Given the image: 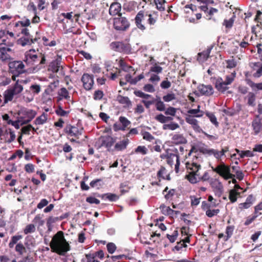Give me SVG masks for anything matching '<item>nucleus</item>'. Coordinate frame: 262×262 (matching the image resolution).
<instances>
[{"mask_svg": "<svg viewBox=\"0 0 262 262\" xmlns=\"http://www.w3.org/2000/svg\"><path fill=\"white\" fill-rule=\"evenodd\" d=\"M158 12L153 11L152 13L145 10H140L135 17V23L138 29L142 31L147 29L145 21L150 29H153L158 21Z\"/></svg>", "mask_w": 262, "mask_h": 262, "instance_id": "f257e3e1", "label": "nucleus"}, {"mask_svg": "<svg viewBox=\"0 0 262 262\" xmlns=\"http://www.w3.org/2000/svg\"><path fill=\"white\" fill-rule=\"evenodd\" d=\"M185 165L187 173L185 178L191 184L198 182V177L200 176V170L202 167L201 164L193 160L187 161Z\"/></svg>", "mask_w": 262, "mask_h": 262, "instance_id": "20e7f679", "label": "nucleus"}, {"mask_svg": "<svg viewBox=\"0 0 262 262\" xmlns=\"http://www.w3.org/2000/svg\"><path fill=\"white\" fill-rule=\"evenodd\" d=\"M63 131L68 136L74 137L76 139H78L82 134L83 128H78L76 126L68 124L64 127Z\"/></svg>", "mask_w": 262, "mask_h": 262, "instance_id": "f8f14e48", "label": "nucleus"}, {"mask_svg": "<svg viewBox=\"0 0 262 262\" xmlns=\"http://www.w3.org/2000/svg\"><path fill=\"white\" fill-rule=\"evenodd\" d=\"M226 62L227 63L226 67L229 69L235 68L237 65L236 61L233 58L226 60Z\"/></svg>", "mask_w": 262, "mask_h": 262, "instance_id": "69168bd1", "label": "nucleus"}, {"mask_svg": "<svg viewBox=\"0 0 262 262\" xmlns=\"http://www.w3.org/2000/svg\"><path fill=\"white\" fill-rule=\"evenodd\" d=\"M81 81L82 82L83 88L86 91L92 89L94 84V76L88 73H84L81 77Z\"/></svg>", "mask_w": 262, "mask_h": 262, "instance_id": "ddd939ff", "label": "nucleus"}, {"mask_svg": "<svg viewBox=\"0 0 262 262\" xmlns=\"http://www.w3.org/2000/svg\"><path fill=\"white\" fill-rule=\"evenodd\" d=\"M14 94L10 89H8L6 90L4 93V103H7L9 101H11L13 100Z\"/></svg>", "mask_w": 262, "mask_h": 262, "instance_id": "473e14b6", "label": "nucleus"}, {"mask_svg": "<svg viewBox=\"0 0 262 262\" xmlns=\"http://www.w3.org/2000/svg\"><path fill=\"white\" fill-rule=\"evenodd\" d=\"M32 129L34 132H36L37 129H38V128L37 127L36 128L33 127V126L31 124H29L27 126H24L21 129V132L22 134H29L30 131Z\"/></svg>", "mask_w": 262, "mask_h": 262, "instance_id": "09e8293b", "label": "nucleus"}, {"mask_svg": "<svg viewBox=\"0 0 262 262\" xmlns=\"http://www.w3.org/2000/svg\"><path fill=\"white\" fill-rule=\"evenodd\" d=\"M235 17V16L234 15L229 19H225L223 23V25L227 29H231L233 26Z\"/></svg>", "mask_w": 262, "mask_h": 262, "instance_id": "c03bdc74", "label": "nucleus"}, {"mask_svg": "<svg viewBox=\"0 0 262 262\" xmlns=\"http://www.w3.org/2000/svg\"><path fill=\"white\" fill-rule=\"evenodd\" d=\"M252 127L255 135L262 133V117L256 115L252 122Z\"/></svg>", "mask_w": 262, "mask_h": 262, "instance_id": "4468645a", "label": "nucleus"}, {"mask_svg": "<svg viewBox=\"0 0 262 262\" xmlns=\"http://www.w3.org/2000/svg\"><path fill=\"white\" fill-rule=\"evenodd\" d=\"M48 119V114L45 112L37 117L34 121V124L36 125H43L46 123Z\"/></svg>", "mask_w": 262, "mask_h": 262, "instance_id": "c85d7f7f", "label": "nucleus"}, {"mask_svg": "<svg viewBox=\"0 0 262 262\" xmlns=\"http://www.w3.org/2000/svg\"><path fill=\"white\" fill-rule=\"evenodd\" d=\"M104 96L103 92L101 90H97L94 92L93 98L95 100H101Z\"/></svg>", "mask_w": 262, "mask_h": 262, "instance_id": "052dcab7", "label": "nucleus"}, {"mask_svg": "<svg viewBox=\"0 0 262 262\" xmlns=\"http://www.w3.org/2000/svg\"><path fill=\"white\" fill-rule=\"evenodd\" d=\"M190 239L189 236H186L179 242H178L177 245L173 248L174 251L181 252L184 248H187V246L186 243H189Z\"/></svg>", "mask_w": 262, "mask_h": 262, "instance_id": "5701e85b", "label": "nucleus"}, {"mask_svg": "<svg viewBox=\"0 0 262 262\" xmlns=\"http://www.w3.org/2000/svg\"><path fill=\"white\" fill-rule=\"evenodd\" d=\"M119 65L122 70L125 72H129L133 69L132 66L127 64L123 59H121L119 60Z\"/></svg>", "mask_w": 262, "mask_h": 262, "instance_id": "37998d69", "label": "nucleus"}, {"mask_svg": "<svg viewBox=\"0 0 262 262\" xmlns=\"http://www.w3.org/2000/svg\"><path fill=\"white\" fill-rule=\"evenodd\" d=\"M255 200V199L253 196V194L249 195L247 198L245 202L242 203L238 204L239 209L242 210L243 209L249 208L253 204Z\"/></svg>", "mask_w": 262, "mask_h": 262, "instance_id": "4be33fe9", "label": "nucleus"}, {"mask_svg": "<svg viewBox=\"0 0 262 262\" xmlns=\"http://www.w3.org/2000/svg\"><path fill=\"white\" fill-rule=\"evenodd\" d=\"M85 259H82L81 262H100L95 257L94 254H85Z\"/></svg>", "mask_w": 262, "mask_h": 262, "instance_id": "5fc2aeb1", "label": "nucleus"}, {"mask_svg": "<svg viewBox=\"0 0 262 262\" xmlns=\"http://www.w3.org/2000/svg\"><path fill=\"white\" fill-rule=\"evenodd\" d=\"M179 157L178 155L170 153L168 156H167L166 162L168 164L172 166V165L173 164L174 160L177 161V158Z\"/></svg>", "mask_w": 262, "mask_h": 262, "instance_id": "864d4df0", "label": "nucleus"}, {"mask_svg": "<svg viewBox=\"0 0 262 262\" xmlns=\"http://www.w3.org/2000/svg\"><path fill=\"white\" fill-rule=\"evenodd\" d=\"M178 235V231L177 230H175L173 231L171 234H167L166 237L170 243H173L177 240Z\"/></svg>", "mask_w": 262, "mask_h": 262, "instance_id": "3c124183", "label": "nucleus"}, {"mask_svg": "<svg viewBox=\"0 0 262 262\" xmlns=\"http://www.w3.org/2000/svg\"><path fill=\"white\" fill-rule=\"evenodd\" d=\"M13 46V41L10 39L8 40L7 38L2 40V43H0V60L6 61L11 59L9 52L12 51L10 47Z\"/></svg>", "mask_w": 262, "mask_h": 262, "instance_id": "423d86ee", "label": "nucleus"}, {"mask_svg": "<svg viewBox=\"0 0 262 262\" xmlns=\"http://www.w3.org/2000/svg\"><path fill=\"white\" fill-rule=\"evenodd\" d=\"M255 95L253 92H249L246 97V98L248 100L247 104L249 106L255 105Z\"/></svg>", "mask_w": 262, "mask_h": 262, "instance_id": "de8ad7c7", "label": "nucleus"}, {"mask_svg": "<svg viewBox=\"0 0 262 262\" xmlns=\"http://www.w3.org/2000/svg\"><path fill=\"white\" fill-rule=\"evenodd\" d=\"M61 58L58 56L55 60L50 62L48 71H52L53 73H57L60 69H62V66L61 65Z\"/></svg>", "mask_w": 262, "mask_h": 262, "instance_id": "f3484780", "label": "nucleus"}, {"mask_svg": "<svg viewBox=\"0 0 262 262\" xmlns=\"http://www.w3.org/2000/svg\"><path fill=\"white\" fill-rule=\"evenodd\" d=\"M143 139L148 141L149 142H154L155 143L157 144L156 140L155 137L149 132H145L143 134Z\"/></svg>", "mask_w": 262, "mask_h": 262, "instance_id": "603ef678", "label": "nucleus"}, {"mask_svg": "<svg viewBox=\"0 0 262 262\" xmlns=\"http://www.w3.org/2000/svg\"><path fill=\"white\" fill-rule=\"evenodd\" d=\"M37 41V38L33 39L31 36H22L17 41V44L25 47L27 45H31Z\"/></svg>", "mask_w": 262, "mask_h": 262, "instance_id": "aec40b11", "label": "nucleus"}, {"mask_svg": "<svg viewBox=\"0 0 262 262\" xmlns=\"http://www.w3.org/2000/svg\"><path fill=\"white\" fill-rule=\"evenodd\" d=\"M235 227L233 225L228 226L226 229V240H228L233 235Z\"/></svg>", "mask_w": 262, "mask_h": 262, "instance_id": "8fccbe9b", "label": "nucleus"}, {"mask_svg": "<svg viewBox=\"0 0 262 262\" xmlns=\"http://www.w3.org/2000/svg\"><path fill=\"white\" fill-rule=\"evenodd\" d=\"M176 190L174 189H171L168 190V187L166 186L162 193L164 195L165 199L167 201H171L175 195Z\"/></svg>", "mask_w": 262, "mask_h": 262, "instance_id": "7c9ffc66", "label": "nucleus"}, {"mask_svg": "<svg viewBox=\"0 0 262 262\" xmlns=\"http://www.w3.org/2000/svg\"><path fill=\"white\" fill-rule=\"evenodd\" d=\"M160 209L164 215L172 216L173 215H177L180 213L179 211H176L171 209L169 207L164 204L160 205Z\"/></svg>", "mask_w": 262, "mask_h": 262, "instance_id": "bb28decb", "label": "nucleus"}, {"mask_svg": "<svg viewBox=\"0 0 262 262\" xmlns=\"http://www.w3.org/2000/svg\"><path fill=\"white\" fill-rule=\"evenodd\" d=\"M23 238V235H15L12 236L11 238V240L9 243V247L10 248H13L15 244H17L18 241Z\"/></svg>", "mask_w": 262, "mask_h": 262, "instance_id": "a19ab883", "label": "nucleus"}, {"mask_svg": "<svg viewBox=\"0 0 262 262\" xmlns=\"http://www.w3.org/2000/svg\"><path fill=\"white\" fill-rule=\"evenodd\" d=\"M135 152L136 154H140L142 155H145L148 153V149L145 146H138L135 149Z\"/></svg>", "mask_w": 262, "mask_h": 262, "instance_id": "6e6d98bb", "label": "nucleus"}, {"mask_svg": "<svg viewBox=\"0 0 262 262\" xmlns=\"http://www.w3.org/2000/svg\"><path fill=\"white\" fill-rule=\"evenodd\" d=\"M185 121L188 124L191 125V127L195 133H201L203 132V130L199 124V121L195 118H194L193 116H186Z\"/></svg>", "mask_w": 262, "mask_h": 262, "instance_id": "dca6fc26", "label": "nucleus"}, {"mask_svg": "<svg viewBox=\"0 0 262 262\" xmlns=\"http://www.w3.org/2000/svg\"><path fill=\"white\" fill-rule=\"evenodd\" d=\"M121 10V5L119 3L113 2L111 4L109 8V14L111 16L122 15L120 13Z\"/></svg>", "mask_w": 262, "mask_h": 262, "instance_id": "6ab92c4d", "label": "nucleus"}, {"mask_svg": "<svg viewBox=\"0 0 262 262\" xmlns=\"http://www.w3.org/2000/svg\"><path fill=\"white\" fill-rule=\"evenodd\" d=\"M55 113L58 116L61 117L67 116L69 113L68 111L63 110L60 105L58 106L55 111Z\"/></svg>", "mask_w": 262, "mask_h": 262, "instance_id": "13d9d810", "label": "nucleus"}, {"mask_svg": "<svg viewBox=\"0 0 262 262\" xmlns=\"http://www.w3.org/2000/svg\"><path fill=\"white\" fill-rule=\"evenodd\" d=\"M163 99L165 102H170L176 99V96L173 93H169L164 96Z\"/></svg>", "mask_w": 262, "mask_h": 262, "instance_id": "338daca9", "label": "nucleus"}, {"mask_svg": "<svg viewBox=\"0 0 262 262\" xmlns=\"http://www.w3.org/2000/svg\"><path fill=\"white\" fill-rule=\"evenodd\" d=\"M35 231V227L34 224H30L26 226L24 229V232L25 234L34 232Z\"/></svg>", "mask_w": 262, "mask_h": 262, "instance_id": "4d7b16f0", "label": "nucleus"}, {"mask_svg": "<svg viewBox=\"0 0 262 262\" xmlns=\"http://www.w3.org/2000/svg\"><path fill=\"white\" fill-rule=\"evenodd\" d=\"M10 89L14 95H16L20 94L23 91L24 88L22 85L18 83V80H17L14 85Z\"/></svg>", "mask_w": 262, "mask_h": 262, "instance_id": "c9c22d12", "label": "nucleus"}, {"mask_svg": "<svg viewBox=\"0 0 262 262\" xmlns=\"http://www.w3.org/2000/svg\"><path fill=\"white\" fill-rule=\"evenodd\" d=\"M177 112V109L173 107L169 106L167 108H165L164 114L166 115H170L174 116Z\"/></svg>", "mask_w": 262, "mask_h": 262, "instance_id": "680f3d73", "label": "nucleus"}, {"mask_svg": "<svg viewBox=\"0 0 262 262\" xmlns=\"http://www.w3.org/2000/svg\"><path fill=\"white\" fill-rule=\"evenodd\" d=\"M9 67L11 73L19 76L20 74L26 72L25 66L23 61L20 60H15L9 63Z\"/></svg>", "mask_w": 262, "mask_h": 262, "instance_id": "9b49d317", "label": "nucleus"}, {"mask_svg": "<svg viewBox=\"0 0 262 262\" xmlns=\"http://www.w3.org/2000/svg\"><path fill=\"white\" fill-rule=\"evenodd\" d=\"M30 25V21L29 19H26L25 20H20L16 22L15 24V27H17L19 25L21 27H28Z\"/></svg>", "mask_w": 262, "mask_h": 262, "instance_id": "0e129e2a", "label": "nucleus"}, {"mask_svg": "<svg viewBox=\"0 0 262 262\" xmlns=\"http://www.w3.org/2000/svg\"><path fill=\"white\" fill-rule=\"evenodd\" d=\"M23 61L34 71H38L45 68L46 59L45 54L34 49H30L25 52Z\"/></svg>", "mask_w": 262, "mask_h": 262, "instance_id": "f03ea898", "label": "nucleus"}, {"mask_svg": "<svg viewBox=\"0 0 262 262\" xmlns=\"http://www.w3.org/2000/svg\"><path fill=\"white\" fill-rule=\"evenodd\" d=\"M117 100L119 103L122 104L124 108H130L132 105V101L128 97L119 95L117 97Z\"/></svg>", "mask_w": 262, "mask_h": 262, "instance_id": "cd10ccee", "label": "nucleus"}, {"mask_svg": "<svg viewBox=\"0 0 262 262\" xmlns=\"http://www.w3.org/2000/svg\"><path fill=\"white\" fill-rule=\"evenodd\" d=\"M113 27L116 30L125 31L130 27V23L127 18L122 15L113 19Z\"/></svg>", "mask_w": 262, "mask_h": 262, "instance_id": "1a4fd4ad", "label": "nucleus"}, {"mask_svg": "<svg viewBox=\"0 0 262 262\" xmlns=\"http://www.w3.org/2000/svg\"><path fill=\"white\" fill-rule=\"evenodd\" d=\"M154 3L156 6V8L160 11H164L165 10V0H154Z\"/></svg>", "mask_w": 262, "mask_h": 262, "instance_id": "ea45409f", "label": "nucleus"}, {"mask_svg": "<svg viewBox=\"0 0 262 262\" xmlns=\"http://www.w3.org/2000/svg\"><path fill=\"white\" fill-rule=\"evenodd\" d=\"M198 92L201 95L205 96H210L213 95L214 90L211 85H205L200 84L198 86Z\"/></svg>", "mask_w": 262, "mask_h": 262, "instance_id": "2eb2a0df", "label": "nucleus"}, {"mask_svg": "<svg viewBox=\"0 0 262 262\" xmlns=\"http://www.w3.org/2000/svg\"><path fill=\"white\" fill-rule=\"evenodd\" d=\"M58 97H57V100L60 101L63 99L66 100H69L70 96L68 91L65 88H62L58 92Z\"/></svg>", "mask_w": 262, "mask_h": 262, "instance_id": "2f4dec72", "label": "nucleus"}, {"mask_svg": "<svg viewBox=\"0 0 262 262\" xmlns=\"http://www.w3.org/2000/svg\"><path fill=\"white\" fill-rule=\"evenodd\" d=\"M99 140L101 142V145L106 148L111 147L116 141L115 138H114L108 135L101 136Z\"/></svg>", "mask_w": 262, "mask_h": 262, "instance_id": "a211bd4d", "label": "nucleus"}, {"mask_svg": "<svg viewBox=\"0 0 262 262\" xmlns=\"http://www.w3.org/2000/svg\"><path fill=\"white\" fill-rule=\"evenodd\" d=\"M240 195V192H238L236 189H232L230 190L229 194V199L231 203H235L237 199V196Z\"/></svg>", "mask_w": 262, "mask_h": 262, "instance_id": "72a5a7b5", "label": "nucleus"}, {"mask_svg": "<svg viewBox=\"0 0 262 262\" xmlns=\"http://www.w3.org/2000/svg\"><path fill=\"white\" fill-rule=\"evenodd\" d=\"M110 49L115 52L129 54L132 53V47L126 41H115L110 44Z\"/></svg>", "mask_w": 262, "mask_h": 262, "instance_id": "0eeeda50", "label": "nucleus"}, {"mask_svg": "<svg viewBox=\"0 0 262 262\" xmlns=\"http://www.w3.org/2000/svg\"><path fill=\"white\" fill-rule=\"evenodd\" d=\"M204 114L209 119L210 122L214 125L216 127H218L219 126V123L217 121L216 117L214 114L212 113L209 112H205Z\"/></svg>", "mask_w": 262, "mask_h": 262, "instance_id": "e433bc0d", "label": "nucleus"}, {"mask_svg": "<svg viewBox=\"0 0 262 262\" xmlns=\"http://www.w3.org/2000/svg\"><path fill=\"white\" fill-rule=\"evenodd\" d=\"M236 73L233 71L229 74L226 75L225 77V80L222 77H218L215 78L214 83L215 88L220 92L224 93L229 89V85L234 81Z\"/></svg>", "mask_w": 262, "mask_h": 262, "instance_id": "39448f33", "label": "nucleus"}, {"mask_svg": "<svg viewBox=\"0 0 262 262\" xmlns=\"http://www.w3.org/2000/svg\"><path fill=\"white\" fill-rule=\"evenodd\" d=\"M50 246L53 252L59 255H64L70 250V246L64 236L63 232L58 231L52 237Z\"/></svg>", "mask_w": 262, "mask_h": 262, "instance_id": "7ed1b4c3", "label": "nucleus"}, {"mask_svg": "<svg viewBox=\"0 0 262 262\" xmlns=\"http://www.w3.org/2000/svg\"><path fill=\"white\" fill-rule=\"evenodd\" d=\"M200 105H198L197 108L196 109H190L187 111L188 114L186 116H190L195 118H200L203 116L205 112L200 110Z\"/></svg>", "mask_w": 262, "mask_h": 262, "instance_id": "393cba45", "label": "nucleus"}, {"mask_svg": "<svg viewBox=\"0 0 262 262\" xmlns=\"http://www.w3.org/2000/svg\"><path fill=\"white\" fill-rule=\"evenodd\" d=\"M18 114L22 122L21 125H23L29 123L35 117L37 113L33 110L23 108L18 111Z\"/></svg>", "mask_w": 262, "mask_h": 262, "instance_id": "9d476101", "label": "nucleus"}, {"mask_svg": "<svg viewBox=\"0 0 262 262\" xmlns=\"http://www.w3.org/2000/svg\"><path fill=\"white\" fill-rule=\"evenodd\" d=\"M119 189L120 191V195H122L127 192H128L130 187L128 186L127 182H124L120 184Z\"/></svg>", "mask_w": 262, "mask_h": 262, "instance_id": "a18cd8bd", "label": "nucleus"}, {"mask_svg": "<svg viewBox=\"0 0 262 262\" xmlns=\"http://www.w3.org/2000/svg\"><path fill=\"white\" fill-rule=\"evenodd\" d=\"M254 21L257 23V26L262 28V12L257 10Z\"/></svg>", "mask_w": 262, "mask_h": 262, "instance_id": "49530a36", "label": "nucleus"}, {"mask_svg": "<svg viewBox=\"0 0 262 262\" xmlns=\"http://www.w3.org/2000/svg\"><path fill=\"white\" fill-rule=\"evenodd\" d=\"M220 210L219 209H209L206 211V215L209 217H212L215 215H216Z\"/></svg>", "mask_w": 262, "mask_h": 262, "instance_id": "e2e57ef3", "label": "nucleus"}, {"mask_svg": "<svg viewBox=\"0 0 262 262\" xmlns=\"http://www.w3.org/2000/svg\"><path fill=\"white\" fill-rule=\"evenodd\" d=\"M212 47H208L207 50L203 51L198 54L197 60L200 62H204L207 60L209 57Z\"/></svg>", "mask_w": 262, "mask_h": 262, "instance_id": "a878e982", "label": "nucleus"}, {"mask_svg": "<svg viewBox=\"0 0 262 262\" xmlns=\"http://www.w3.org/2000/svg\"><path fill=\"white\" fill-rule=\"evenodd\" d=\"M129 143V140L126 138L116 143L114 149L117 151H122L125 149Z\"/></svg>", "mask_w": 262, "mask_h": 262, "instance_id": "c756f323", "label": "nucleus"}, {"mask_svg": "<svg viewBox=\"0 0 262 262\" xmlns=\"http://www.w3.org/2000/svg\"><path fill=\"white\" fill-rule=\"evenodd\" d=\"M205 153L209 155H213L214 157L219 160V151L214 149H206L205 150Z\"/></svg>", "mask_w": 262, "mask_h": 262, "instance_id": "bf43d9fd", "label": "nucleus"}, {"mask_svg": "<svg viewBox=\"0 0 262 262\" xmlns=\"http://www.w3.org/2000/svg\"><path fill=\"white\" fill-rule=\"evenodd\" d=\"M106 248L108 253L112 254L116 250V246L113 243H108L106 245Z\"/></svg>", "mask_w": 262, "mask_h": 262, "instance_id": "774afa93", "label": "nucleus"}, {"mask_svg": "<svg viewBox=\"0 0 262 262\" xmlns=\"http://www.w3.org/2000/svg\"><path fill=\"white\" fill-rule=\"evenodd\" d=\"M171 143L175 145L183 144L187 143V140L182 134H176L171 137Z\"/></svg>", "mask_w": 262, "mask_h": 262, "instance_id": "412c9836", "label": "nucleus"}, {"mask_svg": "<svg viewBox=\"0 0 262 262\" xmlns=\"http://www.w3.org/2000/svg\"><path fill=\"white\" fill-rule=\"evenodd\" d=\"M211 168L214 172L217 173L225 180H228L235 177V174L231 173L230 166L226 165L223 162H221L216 167H212Z\"/></svg>", "mask_w": 262, "mask_h": 262, "instance_id": "6e6552de", "label": "nucleus"}, {"mask_svg": "<svg viewBox=\"0 0 262 262\" xmlns=\"http://www.w3.org/2000/svg\"><path fill=\"white\" fill-rule=\"evenodd\" d=\"M119 121L121 124V128H117V125L114 124L113 125V128L115 131L118 130H125L126 128L130 124V122L126 117L121 116L119 118Z\"/></svg>", "mask_w": 262, "mask_h": 262, "instance_id": "b1692460", "label": "nucleus"}, {"mask_svg": "<svg viewBox=\"0 0 262 262\" xmlns=\"http://www.w3.org/2000/svg\"><path fill=\"white\" fill-rule=\"evenodd\" d=\"M102 198L103 199H106L111 202H115L119 200V196L117 195L115 193H107L104 194L102 196Z\"/></svg>", "mask_w": 262, "mask_h": 262, "instance_id": "58836bf2", "label": "nucleus"}, {"mask_svg": "<svg viewBox=\"0 0 262 262\" xmlns=\"http://www.w3.org/2000/svg\"><path fill=\"white\" fill-rule=\"evenodd\" d=\"M155 103L156 108L157 110L159 111H164L165 110V104L161 101L160 97H158L155 99Z\"/></svg>", "mask_w": 262, "mask_h": 262, "instance_id": "f704fd0d", "label": "nucleus"}, {"mask_svg": "<svg viewBox=\"0 0 262 262\" xmlns=\"http://www.w3.org/2000/svg\"><path fill=\"white\" fill-rule=\"evenodd\" d=\"M15 250L19 255H22L24 253L27 252L26 247L21 242H19L16 245Z\"/></svg>", "mask_w": 262, "mask_h": 262, "instance_id": "79ce46f5", "label": "nucleus"}, {"mask_svg": "<svg viewBox=\"0 0 262 262\" xmlns=\"http://www.w3.org/2000/svg\"><path fill=\"white\" fill-rule=\"evenodd\" d=\"M247 83L253 90H262V82L254 83L250 79H246Z\"/></svg>", "mask_w": 262, "mask_h": 262, "instance_id": "4c0bfd02", "label": "nucleus"}]
</instances>
